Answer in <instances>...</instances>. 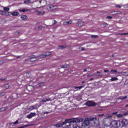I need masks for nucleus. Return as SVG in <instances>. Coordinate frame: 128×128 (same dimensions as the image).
Wrapping results in <instances>:
<instances>
[{"mask_svg": "<svg viewBox=\"0 0 128 128\" xmlns=\"http://www.w3.org/2000/svg\"><path fill=\"white\" fill-rule=\"evenodd\" d=\"M83 120V119L80 118H71L65 120L64 122L62 123H57L54 124L53 125L50 126V128H60V127L64 125L65 123H72L74 122H78L81 121Z\"/></svg>", "mask_w": 128, "mask_h": 128, "instance_id": "f257e3e1", "label": "nucleus"}, {"mask_svg": "<svg viewBox=\"0 0 128 128\" xmlns=\"http://www.w3.org/2000/svg\"><path fill=\"white\" fill-rule=\"evenodd\" d=\"M90 125L92 126H96L99 124V121L97 118H89Z\"/></svg>", "mask_w": 128, "mask_h": 128, "instance_id": "f03ea898", "label": "nucleus"}, {"mask_svg": "<svg viewBox=\"0 0 128 128\" xmlns=\"http://www.w3.org/2000/svg\"><path fill=\"white\" fill-rule=\"evenodd\" d=\"M88 126H90L89 118H86L81 124V126L82 128H86Z\"/></svg>", "mask_w": 128, "mask_h": 128, "instance_id": "7ed1b4c3", "label": "nucleus"}, {"mask_svg": "<svg viewBox=\"0 0 128 128\" xmlns=\"http://www.w3.org/2000/svg\"><path fill=\"white\" fill-rule=\"evenodd\" d=\"M121 126V128H126L128 127V120L126 119H122L120 122Z\"/></svg>", "mask_w": 128, "mask_h": 128, "instance_id": "20e7f679", "label": "nucleus"}, {"mask_svg": "<svg viewBox=\"0 0 128 128\" xmlns=\"http://www.w3.org/2000/svg\"><path fill=\"white\" fill-rule=\"evenodd\" d=\"M85 104L86 106H94L96 105L97 103L92 100H88L86 102Z\"/></svg>", "mask_w": 128, "mask_h": 128, "instance_id": "39448f33", "label": "nucleus"}, {"mask_svg": "<svg viewBox=\"0 0 128 128\" xmlns=\"http://www.w3.org/2000/svg\"><path fill=\"white\" fill-rule=\"evenodd\" d=\"M112 123L114 125V127L116 128H118L120 127L121 128V126L120 121L116 120H114L112 122Z\"/></svg>", "mask_w": 128, "mask_h": 128, "instance_id": "423d86ee", "label": "nucleus"}, {"mask_svg": "<svg viewBox=\"0 0 128 128\" xmlns=\"http://www.w3.org/2000/svg\"><path fill=\"white\" fill-rule=\"evenodd\" d=\"M83 119V120L81 121H80V122H74L73 123H65L64 124H66V125L67 126L66 127H65V128H72V127H73L74 126V124H72L74 123H78L79 122H82V121H83L84 120L83 118H82Z\"/></svg>", "mask_w": 128, "mask_h": 128, "instance_id": "0eeeda50", "label": "nucleus"}, {"mask_svg": "<svg viewBox=\"0 0 128 128\" xmlns=\"http://www.w3.org/2000/svg\"><path fill=\"white\" fill-rule=\"evenodd\" d=\"M34 87L32 85H28L26 89L29 92H32L34 90Z\"/></svg>", "mask_w": 128, "mask_h": 128, "instance_id": "6e6552de", "label": "nucleus"}, {"mask_svg": "<svg viewBox=\"0 0 128 128\" xmlns=\"http://www.w3.org/2000/svg\"><path fill=\"white\" fill-rule=\"evenodd\" d=\"M36 114L35 112H31L29 114L27 115L26 117L28 118L29 119H30L32 117L36 116Z\"/></svg>", "mask_w": 128, "mask_h": 128, "instance_id": "1a4fd4ad", "label": "nucleus"}, {"mask_svg": "<svg viewBox=\"0 0 128 128\" xmlns=\"http://www.w3.org/2000/svg\"><path fill=\"white\" fill-rule=\"evenodd\" d=\"M18 96L17 94L16 93H13L11 94L10 96V99H16L17 98Z\"/></svg>", "mask_w": 128, "mask_h": 128, "instance_id": "9d476101", "label": "nucleus"}, {"mask_svg": "<svg viewBox=\"0 0 128 128\" xmlns=\"http://www.w3.org/2000/svg\"><path fill=\"white\" fill-rule=\"evenodd\" d=\"M57 6L56 5H51L49 6L48 7V9H49L50 10H55L57 8Z\"/></svg>", "mask_w": 128, "mask_h": 128, "instance_id": "9b49d317", "label": "nucleus"}, {"mask_svg": "<svg viewBox=\"0 0 128 128\" xmlns=\"http://www.w3.org/2000/svg\"><path fill=\"white\" fill-rule=\"evenodd\" d=\"M32 56V57L34 59V60H30V61L31 62H33L34 61H36L37 60H38L40 59V58H38V56H35L34 55Z\"/></svg>", "mask_w": 128, "mask_h": 128, "instance_id": "f8f14e48", "label": "nucleus"}, {"mask_svg": "<svg viewBox=\"0 0 128 128\" xmlns=\"http://www.w3.org/2000/svg\"><path fill=\"white\" fill-rule=\"evenodd\" d=\"M50 98H45L43 99L40 101L41 102H46L47 101H48L50 100Z\"/></svg>", "mask_w": 128, "mask_h": 128, "instance_id": "ddd939ff", "label": "nucleus"}, {"mask_svg": "<svg viewBox=\"0 0 128 128\" xmlns=\"http://www.w3.org/2000/svg\"><path fill=\"white\" fill-rule=\"evenodd\" d=\"M84 87L83 86H80L77 87H74V88L76 89V90H78Z\"/></svg>", "mask_w": 128, "mask_h": 128, "instance_id": "4468645a", "label": "nucleus"}, {"mask_svg": "<svg viewBox=\"0 0 128 128\" xmlns=\"http://www.w3.org/2000/svg\"><path fill=\"white\" fill-rule=\"evenodd\" d=\"M31 1L30 0H24V3L25 4H27L31 3Z\"/></svg>", "mask_w": 128, "mask_h": 128, "instance_id": "2eb2a0df", "label": "nucleus"}, {"mask_svg": "<svg viewBox=\"0 0 128 128\" xmlns=\"http://www.w3.org/2000/svg\"><path fill=\"white\" fill-rule=\"evenodd\" d=\"M45 54V52L42 54H40L38 56V58H39L40 59V58L43 57H44L46 56V54Z\"/></svg>", "mask_w": 128, "mask_h": 128, "instance_id": "dca6fc26", "label": "nucleus"}, {"mask_svg": "<svg viewBox=\"0 0 128 128\" xmlns=\"http://www.w3.org/2000/svg\"><path fill=\"white\" fill-rule=\"evenodd\" d=\"M10 14H12L14 16H17L19 14V13L18 12H10Z\"/></svg>", "mask_w": 128, "mask_h": 128, "instance_id": "f3484780", "label": "nucleus"}, {"mask_svg": "<svg viewBox=\"0 0 128 128\" xmlns=\"http://www.w3.org/2000/svg\"><path fill=\"white\" fill-rule=\"evenodd\" d=\"M21 17L22 20H25L26 19H27L28 18L27 16L25 15L22 16Z\"/></svg>", "mask_w": 128, "mask_h": 128, "instance_id": "a211bd4d", "label": "nucleus"}, {"mask_svg": "<svg viewBox=\"0 0 128 128\" xmlns=\"http://www.w3.org/2000/svg\"><path fill=\"white\" fill-rule=\"evenodd\" d=\"M118 79L116 77H112L111 79H110L111 81L112 82L114 81L117 80H118Z\"/></svg>", "mask_w": 128, "mask_h": 128, "instance_id": "6ab92c4d", "label": "nucleus"}, {"mask_svg": "<svg viewBox=\"0 0 128 128\" xmlns=\"http://www.w3.org/2000/svg\"><path fill=\"white\" fill-rule=\"evenodd\" d=\"M58 47L59 49H62L66 48V46H58Z\"/></svg>", "mask_w": 128, "mask_h": 128, "instance_id": "aec40b11", "label": "nucleus"}, {"mask_svg": "<svg viewBox=\"0 0 128 128\" xmlns=\"http://www.w3.org/2000/svg\"><path fill=\"white\" fill-rule=\"evenodd\" d=\"M10 87V86L9 85V84H6L4 86V88L6 89H8Z\"/></svg>", "mask_w": 128, "mask_h": 128, "instance_id": "412c9836", "label": "nucleus"}, {"mask_svg": "<svg viewBox=\"0 0 128 128\" xmlns=\"http://www.w3.org/2000/svg\"><path fill=\"white\" fill-rule=\"evenodd\" d=\"M45 13L44 11H42L40 12H38V14H41L42 15L44 14Z\"/></svg>", "mask_w": 128, "mask_h": 128, "instance_id": "4be33fe9", "label": "nucleus"}, {"mask_svg": "<svg viewBox=\"0 0 128 128\" xmlns=\"http://www.w3.org/2000/svg\"><path fill=\"white\" fill-rule=\"evenodd\" d=\"M0 14L2 15H6L8 14H7V13L1 11Z\"/></svg>", "mask_w": 128, "mask_h": 128, "instance_id": "5701e85b", "label": "nucleus"}, {"mask_svg": "<svg viewBox=\"0 0 128 128\" xmlns=\"http://www.w3.org/2000/svg\"><path fill=\"white\" fill-rule=\"evenodd\" d=\"M68 65L67 64H66L64 65H62L61 66V68H65L68 67Z\"/></svg>", "mask_w": 128, "mask_h": 128, "instance_id": "b1692460", "label": "nucleus"}, {"mask_svg": "<svg viewBox=\"0 0 128 128\" xmlns=\"http://www.w3.org/2000/svg\"><path fill=\"white\" fill-rule=\"evenodd\" d=\"M26 76L27 77L29 78L31 76L30 73V72L26 73Z\"/></svg>", "mask_w": 128, "mask_h": 128, "instance_id": "393cba45", "label": "nucleus"}, {"mask_svg": "<svg viewBox=\"0 0 128 128\" xmlns=\"http://www.w3.org/2000/svg\"><path fill=\"white\" fill-rule=\"evenodd\" d=\"M110 72H112V73H113L114 72L116 73H118V72L117 71V70H110Z\"/></svg>", "mask_w": 128, "mask_h": 128, "instance_id": "a878e982", "label": "nucleus"}, {"mask_svg": "<svg viewBox=\"0 0 128 128\" xmlns=\"http://www.w3.org/2000/svg\"><path fill=\"white\" fill-rule=\"evenodd\" d=\"M3 10L4 11H8L9 10V8H8L4 7Z\"/></svg>", "mask_w": 128, "mask_h": 128, "instance_id": "bb28decb", "label": "nucleus"}, {"mask_svg": "<svg viewBox=\"0 0 128 128\" xmlns=\"http://www.w3.org/2000/svg\"><path fill=\"white\" fill-rule=\"evenodd\" d=\"M73 128H81L80 127L78 126L77 124H74V126Z\"/></svg>", "mask_w": 128, "mask_h": 128, "instance_id": "cd10ccee", "label": "nucleus"}, {"mask_svg": "<svg viewBox=\"0 0 128 128\" xmlns=\"http://www.w3.org/2000/svg\"><path fill=\"white\" fill-rule=\"evenodd\" d=\"M50 111L48 110V111H45L44 112H42V113L43 114H48V113H50Z\"/></svg>", "mask_w": 128, "mask_h": 128, "instance_id": "c85d7f7f", "label": "nucleus"}, {"mask_svg": "<svg viewBox=\"0 0 128 128\" xmlns=\"http://www.w3.org/2000/svg\"><path fill=\"white\" fill-rule=\"evenodd\" d=\"M126 96H125L124 97H120V98H117V100L118 101V100H119V99H120L121 100H123L124 99L126 98Z\"/></svg>", "mask_w": 128, "mask_h": 128, "instance_id": "c756f323", "label": "nucleus"}, {"mask_svg": "<svg viewBox=\"0 0 128 128\" xmlns=\"http://www.w3.org/2000/svg\"><path fill=\"white\" fill-rule=\"evenodd\" d=\"M72 21H70L68 22H65V24H71L72 23Z\"/></svg>", "mask_w": 128, "mask_h": 128, "instance_id": "7c9ffc66", "label": "nucleus"}, {"mask_svg": "<svg viewBox=\"0 0 128 128\" xmlns=\"http://www.w3.org/2000/svg\"><path fill=\"white\" fill-rule=\"evenodd\" d=\"M44 82H42L38 83V86H44L42 84H44Z\"/></svg>", "mask_w": 128, "mask_h": 128, "instance_id": "2f4dec72", "label": "nucleus"}, {"mask_svg": "<svg viewBox=\"0 0 128 128\" xmlns=\"http://www.w3.org/2000/svg\"><path fill=\"white\" fill-rule=\"evenodd\" d=\"M118 34L120 35H125L128 34V33H119V34Z\"/></svg>", "mask_w": 128, "mask_h": 128, "instance_id": "473e14b6", "label": "nucleus"}, {"mask_svg": "<svg viewBox=\"0 0 128 128\" xmlns=\"http://www.w3.org/2000/svg\"><path fill=\"white\" fill-rule=\"evenodd\" d=\"M97 73L98 74H97L96 76H102V73H100L99 72H97Z\"/></svg>", "mask_w": 128, "mask_h": 128, "instance_id": "72a5a7b5", "label": "nucleus"}, {"mask_svg": "<svg viewBox=\"0 0 128 128\" xmlns=\"http://www.w3.org/2000/svg\"><path fill=\"white\" fill-rule=\"evenodd\" d=\"M28 10H25H25H19V11L20 12H26L27 11H28Z\"/></svg>", "mask_w": 128, "mask_h": 128, "instance_id": "f704fd0d", "label": "nucleus"}, {"mask_svg": "<svg viewBox=\"0 0 128 128\" xmlns=\"http://www.w3.org/2000/svg\"><path fill=\"white\" fill-rule=\"evenodd\" d=\"M46 54V56L47 55H49L51 54V53L50 52H45V54Z\"/></svg>", "mask_w": 128, "mask_h": 128, "instance_id": "c9c22d12", "label": "nucleus"}, {"mask_svg": "<svg viewBox=\"0 0 128 128\" xmlns=\"http://www.w3.org/2000/svg\"><path fill=\"white\" fill-rule=\"evenodd\" d=\"M116 116L118 117H121L123 116V115L121 114H116Z\"/></svg>", "mask_w": 128, "mask_h": 128, "instance_id": "e433bc0d", "label": "nucleus"}, {"mask_svg": "<svg viewBox=\"0 0 128 128\" xmlns=\"http://www.w3.org/2000/svg\"><path fill=\"white\" fill-rule=\"evenodd\" d=\"M91 36L93 38H98V35H92Z\"/></svg>", "mask_w": 128, "mask_h": 128, "instance_id": "4c0bfd02", "label": "nucleus"}, {"mask_svg": "<svg viewBox=\"0 0 128 128\" xmlns=\"http://www.w3.org/2000/svg\"><path fill=\"white\" fill-rule=\"evenodd\" d=\"M18 122V120H16L15 122H12V124H16Z\"/></svg>", "mask_w": 128, "mask_h": 128, "instance_id": "58836bf2", "label": "nucleus"}, {"mask_svg": "<svg viewBox=\"0 0 128 128\" xmlns=\"http://www.w3.org/2000/svg\"><path fill=\"white\" fill-rule=\"evenodd\" d=\"M6 107H3L1 108V110H2V111H4L6 110Z\"/></svg>", "mask_w": 128, "mask_h": 128, "instance_id": "ea45409f", "label": "nucleus"}, {"mask_svg": "<svg viewBox=\"0 0 128 128\" xmlns=\"http://www.w3.org/2000/svg\"><path fill=\"white\" fill-rule=\"evenodd\" d=\"M123 115L124 116H125L128 115V112H124L123 114Z\"/></svg>", "mask_w": 128, "mask_h": 128, "instance_id": "a19ab883", "label": "nucleus"}, {"mask_svg": "<svg viewBox=\"0 0 128 128\" xmlns=\"http://www.w3.org/2000/svg\"><path fill=\"white\" fill-rule=\"evenodd\" d=\"M28 126L27 125H25L23 126H21L20 127H18V128H24L25 127H26Z\"/></svg>", "mask_w": 128, "mask_h": 128, "instance_id": "79ce46f5", "label": "nucleus"}, {"mask_svg": "<svg viewBox=\"0 0 128 128\" xmlns=\"http://www.w3.org/2000/svg\"><path fill=\"white\" fill-rule=\"evenodd\" d=\"M5 94V92H4L1 93L0 94V96H3Z\"/></svg>", "mask_w": 128, "mask_h": 128, "instance_id": "37998d69", "label": "nucleus"}, {"mask_svg": "<svg viewBox=\"0 0 128 128\" xmlns=\"http://www.w3.org/2000/svg\"><path fill=\"white\" fill-rule=\"evenodd\" d=\"M20 32H19L17 31L16 32H15V34L16 35H18L20 34Z\"/></svg>", "mask_w": 128, "mask_h": 128, "instance_id": "c03bdc74", "label": "nucleus"}, {"mask_svg": "<svg viewBox=\"0 0 128 128\" xmlns=\"http://www.w3.org/2000/svg\"><path fill=\"white\" fill-rule=\"evenodd\" d=\"M112 17L111 16H108L106 17V18L107 19L108 18H110V19H111L112 18Z\"/></svg>", "mask_w": 128, "mask_h": 128, "instance_id": "a18cd8bd", "label": "nucleus"}, {"mask_svg": "<svg viewBox=\"0 0 128 128\" xmlns=\"http://www.w3.org/2000/svg\"><path fill=\"white\" fill-rule=\"evenodd\" d=\"M116 7L119 8H121V6H120L119 5H115Z\"/></svg>", "mask_w": 128, "mask_h": 128, "instance_id": "49530a36", "label": "nucleus"}, {"mask_svg": "<svg viewBox=\"0 0 128 128\" xmlns=\"http://www.w3.org/2000/svg\"><path fill=\"white\" fill-rule=\"evenodd\" d=\"M118 113V112H112V114L113 115H115L117 114Z\"/></svg>", "mask_w": 128, "mask_h": 128, "instance_id": "de8ad7c7", "label": "nucleus"}, {"mask_svg": "<svg viewBox=\"0 0 128 128\" xmlns=\"http://www.w3.org/2000/svg\"><path fill=\"white\" fill-rule=\"evenodd\" d=\"M76 25L77 26H82V25L80 24H79L78 22L76 24Z\"/></svg>", "mask_w": 128, "mask_h": 128, "instance_id": "09e8293b", "label": "nucleus"}, {"mask_svg": "<svg viewBox=\"0 0 128 128\" xmlns=\"http://www.w3.org/2000/svg\"><path fill=\"white\" fill-rule=\"evenodd\" d=\"M104 128H112L110 126H105V127Z\"/></svg>", "mask_w": 128, "mask_h": 128, "instance_id": "8fccbe9b", "label": "nucleus"}, {"mask_svg": "<svg viewBox=\"0 0 128 128\" xmlns=\"http://www.w3.org/2000/svg\"><path fill=\"white\" fill-rule=\"evenodd\" d=\"M107 25V24L106 23H104L103 24V26L104 27L106 26Z\"/></svg>", "mask_w": 128, "mask_h": 128, "instance_id": "3c124183", "label": "nucleus"}, {"mask_svg": "<svg viewBox=\"0 0 128 128\" xmlns=\"http://www.w3.org/2000/svg\"><path fill=\"white\" fill-rule=\"evenodd\" d=\"M7 80V79L6 78H5L4 79H0V80Z\"/></svg>", "mask_w": 128, "mask_h": 128, "instance_id": "603ef678", "label": "nucleus"}, {"mask_svg": "<svg viewBox=\"0 0 128 128\" xmlns=\"http://www.w3.org/2000/svg\"><path fill=\"white\" fill-rule=\"evenodd\" d=\"M29 59H30V60H32V59H33V58H32V56H31L30 57Z\"/></svg>", "mask_w": 128, "mask_h": 128, "instance_id": "864d4df0", "label": "nucleus"}, {"mask_svg": "<svg viewBox=\"0 0 128 128\" xmlns=\"http://www.w3.org/2000/svg\"><path fill=\"white\" fill-rule=\"evenodd\" d=\"M108 72V70H104V72Z\"/></svg>", "mask_w": 128, "mask_h": 128, "instance_id": "5fc2aeb1", "label": "nucleus"}, {"mask_svg": "<svg viewBox=\"0 0 128 128\" xmlns=\"http://www.w3.org/2000/svg\"><path fill=\"white\" fill-rule=\"evenodd\" d=\"M112 116V115H108V117L110 118H111Z\"/></svg>", "mask_w": 128, "mask_h": 128, "instance_id": "6e6d98bb", "label": "nucleus"}, {"mask_svg": "<svg viewBox=\"0 0 128 128\" xmlns=\"http://www.w3.org/2000/svg\"><path fill=\"white\" fill-rule=\"evenodd\" d=\"M21 57V56H17L16 58H20Z\"/></svg>", "mask_w": 128, "mask_h": 128, "instance_id": "4d7b16f0", "label": "nucleus"}, {"mask_svg": "<svg viewBox=\"0 0 128 128\" xmlns=\"http://www.w3.org/2000/svg\"><path fill=\"white\" fill-rule=\"evenodd\" d=\"M114 54H112V56H110V58H112L114 57Z\"/></svg>", "mask_w": 128, "mask_h": 128, "instance_id": "13d9d810", "label": "nucleus"}, {"mask_svg": "<svg viewBox=\"0 0 128 128\" xmlns=\"http://www.w3.org/2000/svg\"><path fill=\"white\" fill-rule=\"evenodd\" d=\"M80 50H84V48H80Z\"/></svg>", "mask_w": 128, "mask_h": 128, "instance_id": "bf43d9fd", "label": "nucleus"}, {"mask_svg": "<svg viewBox=\"0 0 128 128\" xmlns=\"http://www.w3.org/2000/svg\"><path fill=\"white\" fill-rule=\"evenodd\" d=\"M87 69H85L84 70V72H85L87 71Z\"/></svg>", "mask_w": 128, "mask_h": 128, "instance_id": "052dcab7", "label": "nucleus"}, {"mask_svg": "<svg viewBox=\"0 0 128 128\" xmlns=\"http://www.w3.org/2000/svg\"><path fill=\"white\" fill-rule=\"evenodd\" d=\"M127 107H128V104L126 105L125 106V107L126 108Z\"/></svg>", "mask_w": 128, "mask_h": 128, "instance_id": "680f3d73", "label": "nucleus"}, {"mask_svg": "<svg viewBox=\"0 0 128 128\" xmlns=\"http://www.w3.org/2000/svg\"><path fill=\"white\" fill-rule=\"evenodd\" d=\"M54 24H56L57 23V22L55 20H54Z\"/></svg>", "mask_w": 128, "mask_h": 128, "instance_id": "e2e57ef3", "label": "nucleus"}, {"mask_svg": "<svg viewBox=\"0 0 128 128\" xmlns=\"http://www.w3.org/2000/svg\"><path fill=\"white\" fill-rule=\"evenodd\" d=\"M39 2L40 3L42 2V1L41 0L39 1Z\"/></svg>", "mask_w": 128, "mask_h": 128, "instance_id": "0e129e2a", "label": "nucleus"}, {"mask_svg": "<svg viewBox=\"0 0 128 128\" xmlns=\"http://www.w3.org/2000/svg\"><path fill=\"white\" fill-rule=\"evenodd\" d=\"M2 110H1V108L0 109V112H2Z\"/></svg>", "mask_w": 128, "mask_h": 128, "instance_id": "69168bd1", "label": "nucleus"}, {"mask_svg": "<svg viewBox=\"0 0 128 128\" xmlns=\"http://www.w3.org/2000/svg\"><path fill=\"white\" fill-rule=\"evenodd\" d=\"M93 78H92L91 79H90V80H93Z\"/></svg>", "mask_w": 128, "mask_h": 128, "instance_id": "338daca9", "label": "nucleus"}, {"mask_svg": "<svg viewBox=\"0 0 128 128\" xmlns=\"http://www.w3.org/2000/svg\"><path fill=\"white\" fill-rule=\"evenodd\" d=\"M84 81H83L82 82V83L83 84V83H84Z\"/></svg>", "mask_w": 128, "mask_h": 128, "instance_id": "774afa93", "label": "nucleus"}]
</instances>
